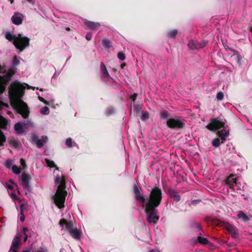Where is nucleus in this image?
I'll list each match as a JSON object with an SVG mask.
<instances>
[{
    "label": "nucleus",
    "instance_id": "f257e3e1",
    "mask_svg": "<svg viewBox=\"0 0 252 252\" xmlns=\"http://www.w3.org/2000/svg\"><path fill=\"white\" fill-rule=\"evenodd\" d=\"M25 87L19 82H12L9 87L10 102L13 107L24 118L28 117L29 109L21 98L24 94Z\"/></svg>",
    "mask_w": 252,
    "mask_h": 252
},
{
    "label": "nucleus",
    "instance_id": "e433bc0d",
    "mask_svg": "<svg viewBox=\"0 0 252 252\" xmlns=\"http://www.w3.org/2000/svg\"><path fill=\"white\" fill-rule=\"evenodd\" d=\"M118 58L121 61H124L125 60L126 57L125 55L122 53H119L118 54Z\"/></svg>",
    "mask_w": 252,
    "mask_h": 252
},
{
    "label": "nucleus",
    "instance_id": "c03bdc74",
    "mask_svg": "<svg viewBox=\"0 0 252 252\" xmlns=\"http://www.w3.org/2000/svg\"><path fill=\"white\" fill-rule=\"evenodd\" d=\"M137 96V94H134L131 97V99L133 101H134Z\"/></svg>",
    "mask_w": 252,
    "mask_h": 252
},
{
    "label": "nucleus",
    "instance_id": "c85d7f7f",
    "mask_svg": "<svg viewBox=\"0 0 252 252\" xmlns=\"http://www.w3.org/2000/svg\"><path fill=\"white\" fill-rule=\"evenodd\" d=\"M198 241L202 244H206L208 243V240L206 238L198 236L197 238Z\"/></svg>",
    "mask_w": 252,
    "mask_h": 252
},
{
    "label": "nucleus",
    "instance_id": "dca6fc26",
    "mask_svg": "<svg viewBox=\"0 0 252 252\" xmlns=\"http://www.w3.org/2000/svg\"><path fill=\"white\" fill-rule=\"evenodd\" d=\"M32 141L35 143L38 148H41L43 146L44 143H46L48 140V138L46 136H42L41 139H38L37 135L35 134H32Z\"/></svg>",
    "mask_w": 252,
    "mask_h": 252
},
{
    "label": "nucleus",
    "instance_id": "4be33fe9",
    "mask_svg": "<svg viewBox=\"0 0 252 252\" xmlns=\"http://www.w3.org/2000/svg\"><path fill=\"white\" fill-rule=\"evenodd\" d=\"M178 31L177 30H172L167 32V36L170 38H174L177 34Z\"/></svg>",
    "mask_w": 252,
    "mask_h": 252
},
{
    "label": "nucleus",
    "instance_id": "3c124183",
    "mask_svg": "<svg viewBox=\"0 0 252 252\" xmlns=\"http://www.w3.org/2000/svg\"><path fill=\"white\" fill-rule=\"evenodd\" d=\"M22 252H30V251H24Z\"/></svg>",
    "mask_w": 252,
    "mask_h": 252
},
{
    "label": "nucleus",
    "instance_id": "7c9ffc66",
    "mask_svg": "<svg viewBox=\"0 0 252 252\" xmlns=\"http://www.w3.org/2000/svg\"><path fill=\"white\" fill-rule=\"evenodd\" d=\"M20 58L17 57H14L12 60V65L14 66L17 65L20 63Z\"/></svg>",
    "mask_w": 252,
    "mask_h": 252
},
{
    "label": "nucleus",
    "instance_id": "5fc2aeb1",
    "mask_svg": "<svg viewBox=\"0 0 252 252\" xmlns=\"http://www.w3.org/2000/svg\"><path fill=\"white\" fill-rule=\"evenodd\" d=\"M198 228H200V225L199 224L198 225Z\"/></svg>",
    "mask_w": 252,
    "mask_h": 252
},
{
    "label": "nucleus",
    "instance_id": "09e8293b",
    "mask_svg": "<svg viewBox=\"0 0 252 252\" xmlns=\"http://www.w3.org/2000/svg\"><path fill=\"white\" fill-rule=\"evenodd\" d=\"M125 65V63H123L121 65L122 67H123Z\"/></svg>",
    "mask_w": 252,
    "mask_h": 252
},
{
    "label": "nucleus",
    "instance_id": "bb28decb",
    "mask_svg": "<svg viewBox=\"0 0 252 252\" xmlns=\"http://www.w3.org/2000/svg\"><path fill=\"white\" fill-rule=\"evenodd\" d=\"M102 44L104 47L107 48H109L111 46V43L110 41L107 39H104L102 40Z\"/></svg>",
    "mask_w": 252,
    "mask_h": 252
},
{
    "label": "nucleus",
    "instance_id": "423d86ee",
    "mask_svg": "<svg viewBox=\"0 0 252 252\" xmlns=\"http://www.w3.org/2000/svg\"><path fill=\"white\" fill-rule=\"evenodd\" d=\"M59 224L62 230L67 231L74 239L78 240L80 238L81 232L78 228L73 227L72 222L63 219L60 220Z\"/></svg>",
    "mask_w": 252,
    "mask_h": 252
},
{
    "label": "nucleus",
    "instance_id": "9d476101",
    "mask_svg": "<svg viewBox=\"0 0 252 252\" xmlns=\"http://www.w3.org/2000/svg\"><path fill=\"white\" fill-rule=\"evenodd\" d=\"M21 234L18 233L14 237L8 252H18L21 245Z\"/></svg>",
    "mask_w": 252,
    "mask_h": 252
},
{
    "label": "nucleus",
    "instance_id": "4c0bfd02",
    "mask_svg": "<svg viewBox=\"0 0 252 252\" xmlns=\"http://www.w3.org/2000/svg\"><path fill=\"white\" fill-rule=\"evenodd\" d=\"M10 144L13 146L14 147L17 148L18 147V142L15 140H11L10 142Z\"/></svg>",
    "mask_w": 252,
    "mask_h": 252
},
{
    "label": "nucleus",
    "instance_id": "72a5a7b5",
    "mask_svg": "<svg viewBox=\"0 0 252 252\" xmlns=\"http://www.w3.org/2000/svg\"><path fill=\"white\" fill-rule=\"evenodd\" d=\"M160 117L162 119H166L169 117L168 113L166 111H164L160 113Z\"/></svg>",
    "mask_w": 252,
    "mask_h": 252
},
{
    "label": "nucleus",
    "instance_id": "864d4df0",
    "mask_svg": "<svg viewBox=\"0 0 252 252\" xmlns=\"http://www.w3.org/2000/svg\"><path fill=\"white\" fill-rule=\"evenodd\" d=\"M231 194L232 195H233V196H235V195H236L235 194H234L231 193Z\"/></svg>",
    "mask_w": 252,
    "mask_h": 252
},
{
    "label": "nucleus",
    "instance_id": "6e6552de",
    "mask_svg": "<svg viewBox=\"0 0 252 252\" xmlns=\"http://www.w3.org/2000/svg\"><path fill=\"white\" fill-rule=\"evenodd\" d=\"M156 208L145 205V212L147 216L148 221L150 223L156 224L159 219Z\"/></svg>",
    "mask_w": 252,
    "mask_h": 252
},
{
    "label": "nucleus",
    "instance_id": "0eeeda50",
    "mask_svg": "<svg viewBox=\"0 0 252 252\" xmlns=\"http://www.w3.org/2000/svg\"><path fill=\"white\" fill-rule=\"evenodd\" d=\"M162 197L161 189L156 187L152 189L145 205L158 207L161 202Z\"/></svg>",
    "mask_w": 252,
    "mask_h": 252
},
{
    "label": "nucleus",
    "instance_id": "603ef678",
    "mask_svg": "<svg viewBox=\"0 0 252 252\" xmlns=\"http://www.w3.org/2000/svg\"><path fill=\"white\" fill-rule=\"evenodd\" d=\"M1 65L0 64V71L1 70Z\"/></svg>",
    "mask_w": 252,
    "mask_h": 252
},
{
    "label": "nucleus",
    "instance_id": "a211bd4d",
    "mask_svg": "<svg viewBox=\"0 0 252 252\" xmlns=\"http://www.w3.org/2000/svg\"><path fill=\"white\" fill-rule=\"evenodd\" d=\"M85 24L91 29H98L100 26L98 23H94L87 20L84 21Z\"/></svg>",
    "mask_w": 252,
    "mask_h": 252
},
{
    "label": "nucleus",
    "instance_id": "de8ad7c7",
    "mask_svg": "<svg viewBox=\"0 0 252 252\" xmlns=\"http://www.w3.org/2000/svg\"><path fill=\"white\" fill-rule=\"evenodd\" d=\"M149 252H159L157 250H151Z\"/></svg>",
    "mask_w": 252,
    "mask_h": 252
},
{
    "label": "nucleus",
    "instance_id": "c756f323",
    "mask_svg": "<svg viewBox=\"0 0 252 252\" xmlns=\"http://www.w3.org/2000/svg\"><path fill=\"white\" fill-rule=\"evenodd\" d=\"M28 231V229L27 227H23V232L24 235V241L26 242L29 237V235L27 234V232Z\"/></svg>",
    "mask_w": 252,
    "mask_h": 252
},
{
    "label": "nucleus",
    "instance_id": "8fccbe9b",
    "mask_svg": "<svg viewBox=\"0 0 252 252\" xmlns=\"http://www.w3.org/2000/svg\"><path fill=\"white\" fill-rule=\"evenodd\" d=\"M11 196H12V197H14L15 196V195L14 194H12Z\"/></svg>",
    "mask_w": 252,
    "mask_h": 252
},
{
    "label": "nucleus",
    "instance_id": "f8f14e48",
    "mask_svg": "<svg viewBox=\"0 0 252 252\" xmlns=\"http://www.w3.org/2000/svg\"><path fill=\"white\" fill-rule=\"evenodd\" d=\"M32 126V122H28V123L19 122L15 124L14 126V129L18 134H22L24 132L25 129L27 128L29 126Z\"/></svg>",
    "mask_w": 252,
    "mask_h": 252
},
{
    "label": "nucleus",
    "instance_id": "ddd939ff",
    "mask_svg": "<svg viewBox=\"0 0 252 252\" xmlns=\"http://www.w3.org/2000/svg\"><path fill=\"white\" fill-rule=\"evenodd\" d=\"M221 226L226 229L232 237L236 238L238 237V232L237 229L233 225L227 222L223 221L222 223Z\"/></svg>",
    "mask_w": 252,
    "mask_h": 252
},
{
    "label": "nucleus",
    "instance_id": "1a4fd4ad",
    "mask_svg": "<svg viewBox=\"0 0 252 252\" xmlns=\"http://www.w3.org/2000/svg\"><path fill=\"white\" fill-rule=\"evenodd\" d=\"M226 188L232 190L238 191L240 189L241 186L238 185L235 175L229 176L225 181Z\"/></svg>",
    "mask_w": 252,
    "mask_h": 252
},
{
    "label": "nucleus",
    "instance_id": "7ed1b4c3",
    "mask_svg": "<svg viewBox=\"0 0 252 252\" xmlns=\"http://www.w3.org/2000/svg\"><path fill=\"white\" fill-rule=\"evenodd\" d=\"M55 183L58 184V189L55 194L53 196V200L54 203L60 209L64 207V203L65 197L67 195V191L65 190V182L64 177L57 176L55 179Z\"/></svg>",
    "mask_w": 252,
    "mask_h": 252
},
{
    "label": "nucleus",
    "instance_id": "473e14b6",
    "mask_svg": "<svg viewBox=\"0 0 252 252\" xmlns=\"http://www.w3.org/2000/svg\"><path fill=\"white\" fill-rule=\"evenodd\" d=\"M12 171L16 174H19L20 173V169L16 165H13L12 167Z\"/></svg>",
    "mask_w": 252,
    "mask_h": 252
},
{
    "label": "nucleus",
    "instance_id": "5701e85b",
    "mask_svg": "<svg viewBox=\"0 0 252 252\" xmlns=\"http://www.w3.org/2000/svg\"><path fill=\"white\" fill-rule=\"evenodd\" d=\"M45 162L47 166L50 168L55 167L56 170H58L59 168L56 166L54 162L52 160H50L49 159H45Z\"/></svg>",
    "mask_w": 252,
    "mask_h": 252
},
{
    "label": "nucleus",
    "instance_id": "49530a36",
    "mask_svg": "<svg viewBox=\"0 0 252 252\" xmlns=\"http://www.w3.org/2000/svg\"><path fill=\"white\" fill-rule=\"evenodd\" d=\"M135 109L137 110V111H140L141 109V107L139 105L135 106Z\"/></svg>",
    "mask_w": 252,
    "mask_h": 252
},
{
    "label": "nucleus",
    "instance_id": "ea45409f",
    "mask_svg": "<svg viewBox=\"0 0 252 252\" xmlns=\"http://www.w3.org/2000/svg\"><path fill=\"white\" fill-rule=\"evenodd\" d=\"M36 252H48L45 248H40Z\"/></svg>",
    "mask_w": 252,
    "mask_h": 252
},
{
    "label": "nucleus",
    "instance_id": "9b49d317",
    "mask_svg": "<svg viewBox=\"0 0 252 252\" xmlns=\"http://www.w3.org/2000/svg\"><path fill=\"white\" fill-rule=\"evenodd\" d=\"M167 126L171 128H182L185 123L183 120L179 119L169 118L166 122Z\"/></svg>",
    "mask_w": 252,
    "mask_h": 252
},
{
    "label": "nucleus",
    "instance_id": "f03ea898",
    "mask_svg": "<svg viewBox=\"0 0 252 252\" xmlns=\"http://www.w3.org/2000/svg\"><path fill=\"white\" fill-rule=\"evenodd\" d=\"M14 73L13 71L10 70L9 73H5L2 75H0V94L5 90L7 83L11 79V76ZM3 106L8 107V105L4 104L0 100V109ZM7 122L6 120L0 115V128H6ZM6 138L3 133L0 130V146L3 145Z\"/></svg>",
    "mask_w": 252,
    "mask_h": 252
},
{
    "label": "nucleus",
    "instance_id": "b1692460",
    "mask_svg": "<svg viewBox=\"0 0 252 252\" xmlns=\"http://www.w3.org/2000/svg\"><path fill=\"white\" fill-rule=\"evenodd\" d=\"M65 144L68 148H71L73 145L76 146V144L75 142H73L71 138H68L65 141Z\"/></svg>",
    "mask_w": 252,
    "mask_h": 252
},
{
    "label": "nucleus",
    "instance_id": "a18cd8bd",
    "mask_svg": "<svg viewBox=\"0 0 252 252\" xmlns=\"http://www.w3.org/2000/svg\"><path fill=\"white\" fill-rule=\"evenodd\" d=\"M25 220V218L24 217V216L22 214V216L20 217V220L22 221V222H23Z\"/></svg>",
    "mask_w": 252,
    "mask_h": 252
},
{
    "label": "nucleus",
    "instance_id": "cd10ccee",
    "mask_svg": "<svg viewBox=\"0 0 252 252\" xmlns=\"http://www.w3.org/2000/svg\"><path fill=\"white\" fill-rule=\"evenodd\" d=\"M149 118V113L146 111H142L141 115V120L142 121H146Z\"/></svg>",
    "mask_w": 252,
    "mask_h": 252
},
{
    "label": "nucleus",
    "instance_id": "6ab92c4d",
    "mask_svg": "<svg viewBox=\"0 0 252 252\" xmlns=\"http://www.w3.org/2000/svg\"><path fill=\"white\" fill-rule=\"evenodd\" d=\"M100 70H101V73H102L103 77L105 79L108 80V79L111 78V77L108 73V72L107 70V68H106L105 64L103 63H101Z\"/></svg>",
    "mask_w": 252,
    "mask_h": 252
},
{
    "label": "nucleus",
    "instance_id": "58836bf2",
    "mask_svg": "<svg viewBox=\"0 0 252 252\" xmlns=\"http://www.w3.org/2000/svg\"><path fill=\"white\" fill-rule=\"evenodd\" d=\"M38 99L41 101V102H43L46 105H49V102L47 101L46 100H45L44 98H43L42 97L40 96H38Z\"/></svg>",
    "mask_w": 252,
    "mask_h": 252
},
{
    "label": "nucleus",
    "instance_id": "2eb2a0df",
    "mask_svg": "<svg viewBox=\"0 0 252 252\" xmlns=\"http://www.w3.org/2000/svg\"><path fill=\"white\" fill-rule=\"evenodd\" d=\"M133 191L135 194V199L137 201H140L143 204L146 202V199L139 187L135 185L133 188Z\"/></svg>",
    "mask_w": 252,
    "mask_h": 252
},
{
    "label": "nucleus",
    "instance_id": "79ce46f5",
    "mask_svg": "<svg viewBox=\"0 0 252 252\" xmlns=\"http://www.w3.org/2000/svg\"><path fill=\"white\" fill-rule=\"evenodd\" d=\"M92 38V33H88L86 35V38L88 40H90Z\"/></svg>",
    "mask_w": 252,
    "mask_h": 252
},
{
    "label": "nucleus",
    "instance_id": "2f4dec72",
    "mask_svg": "<svg viewBox=\"0 0 252 252\" xmlns=\"http://www.w3.org/2000/svg\"><path fill=\"white\" fill-rule=\"evenodd\" d=\"M13 161L12 159H9L6 161L5 165L7 168H10L13 165Z\"/></svg>",
    "mask_w": 252,
    "mask_h": 252
},
{
    "label": "nucleus",
    "instance_id": "39448f33",
    "mask_svg": "<svg viewBox=\"0 0 252 252\" xmlns=\"http://www.w3.org/2000/svg\"><path fill=\"white\" fill-rule=\"evenodd\" d=\"M5 36L9 41L13 40V44L21 52L23 51L29 45V38L22 36L20 34L16 36L10 32H7Z\"/></svg>",
    "mask_w": 252,
    "mask_h": 252
},
{
    "label": "nucleus",
    "instance_id": "a19ab883",
    "mask_svg": "<svg viewBox=\"0 0 252 252\" xmlns=\"http://www.w3.org/2000/svg\"><path fill=\"white\" fill-rule=\"evenodd\" d=\"M20 163L23 168H24L26 166V162L25 160H24L23 159L21 158L20 159Z\"/></svg>",
    "mask_w": 252,
    "mask_h": 252
},
{
    "label": "nucleus",
    "instance_id": "412c9836",
    "mask_svg": "<svg viewBox=\"0 0 252 252\" xmlns=\"http://www.w3.org/2000/svg\"><path fill=\"white\" fill-rule=\"evenodd\" d=\"M238 217L244 221L249 220L248 217L243 211L238 212Z\"/></svg>",
    "mask_w": 252,
    "mask_h": 252
},
{
    "label": "nucleus",
    "instance_id": "f3484780",
    "mask_svg": "<svg viewBox=\"0 0 252 252\" xmlns=\"http://www.w3.org/2000/svg\"><path fill=\"white\" fill-rule=\"evenodd\" d=\"M23 20V15L18 13H15L11 18L12 23L15 25L21 24L22 23Z\"/></svg>",
    "mask_w": 252,
    "mask_h": 252
},
{
    "label": "nucleus",
    "instance_id": "a878e982",
    "mask_svg": "<svg viewBox=\"0 0 252 252\" xmlns=\"http://www.w3.org/2000/svg\"><path fill=\"white\" fill-rule=\"evenodd\" d=\"M115 112L114 108L112 107H108L105 111V114L106 116H110L112 114H113Z\"/></svg>",
    "mask_w": 252,
    "mask_h": 252
},
{
    "label": "nucleus",
    "instance_id": "20e7f679",
    "mask_svg": "<svg viewBox=\"0 0 252 252\" xmlns=\"http://www.w3.org/2000/svg\"><path fill=\"white\" fill-rule=\"evenodd\" d=\"M206 127L211 130H216L223 127L222 130L218 132V134L220 138L221 141H220L219 138H216L212 142V145L216 147H218L220 143H222L229 134L228 130H227L224 126V123L220 122L217 119H212L210 123L206 126Z\"/></svg>",
    "mask_w": 252,
    "mask_h": 252
},
{
    "label": "nucleus",
    "instance_id": "f704fd0d",
    "mask_svg": "<svg viewBox=\"0 0 252 252\" xmlns=\"http://www.w3.org/2000/svg\"><path fill=\"white\" fill-rule=\"evenodd\" d=\"M40 113L43 115H47L49 113V108L47 106L44 107L40 110Z\"/></svg>",
    "mask_w": 252,
    "mask_h": 252
},
{
    "label": "nucleus",
    "instance_id": "aec40b11",
    "mask_svg": "<svg viewBox=\"0 0 252 252\" xmlns=\"http://www.w3.org/2000/svg\"><path fill=\"white\" fill-rule=\"evenodd\" d=\"M170 196L173 198L176 201H179L180 200V197L178 193L175 191H170L169 192Z\"/></svg>",
    "mask_w": 252,
    "mask_h": 252
},
{
    "label": "nucleus",
    "instance_id": "c9c22d12",
    "mask_svg": "<svg viewBox=\"0 0 252 252\" xmlns=\"http://www.w3.org/2000/svg\"><path fill=\"white\" fill-rule=\"evenodd\" d=\"M223 96H224L223 94L221 92H219L217 94V98L218 100H222L223 98Z\"/></svg>",
    "mask_w": 252,
    "mask_h": 252
},
{
    "label": "nucleus",
    "instance_id": "393cba45",
    "mask_svg": "<svg viewBox=\"0 0 252 252\" xmlns=\"http://www.w3.org/2000/svg\"><path fill=\"white\" fill-rule=\"evenodd\" d=\"M22 181L24 182L23 186L24 188H26L28 186L27 181L29 179V176L26 174H22Z\"/></svg>",
    "mask_w": 252,
    "mask_h": 252
},
{
    "label": "nucleus",
    "instance_id": "4468645a",
    "mask_svg": "<svg viewBox=\"0 0 252 252\" xmlns=\"http://www.w3.org/2000/svg\"><path fill=\"white\" fill-rule=\"evenodd\" d=\"M207 43V42L206 41L199 42L196 40H190L189 41L188 46L191 50H198L205 47Z\"/></svg>",
    "mask_w": 252,
    "mask_h": 252
},
{
    "label": "nucleus",
    "instance_id": "37998d69",
    "mask_svg": "<svg viewBox=\"0 0 252 252\" xmlns=\"http://www.w3.org/2000/svg\"><path fill=\"white\" fill-rule=\"evenodd\" d=\"M15 185L12 183V185H10L7 186V188L9 189H13Z\"/></svg>",
    "mask_w": 252,
    "mask_h": 252
}]
</instances>
